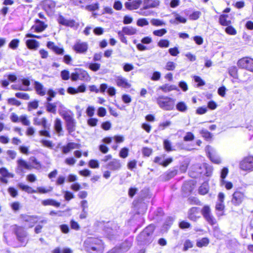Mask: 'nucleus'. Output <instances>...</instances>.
Returning a JSON list of instances; mask_svg holds the SVG:
<instances>
[{"mask_svg":"<svg viewBox=\"0 0 253 253\" xmlns=\"http://www.w3.org/2000/svg\"><path fill=\"white\" fill-rule=\"evenodd\" d=\"M60 115L63 117L66 122V128L69 134L75 131L76 129V122L74 119V115L72 112L67 111H60Z\"/></svg>","mask_w":253,"mask_h":253,"instance_id":"obj_1","label":"nucleus"},{"mask_svg":"<svg viewBox=\"0 0 253 253\" xmlns=\"http://www.w3.org/2000/svg\"><path fill=\"white\" fill-rule=\"evenodd\" d=\"M156 101L159 107L164 110L171 111L174 108V99L168 96L161 95L157 98Z\"/></svg>","mask_w":253,"mask_h":253,"instance_id":"obj_2","label":"nucleus"},{"mask_svg":"<svg viewBox=\"0 0 253 253\" xmlns=\"http://www.w3.org/2000/svg\"><path fill=\"white\" fill-rule=\"evenodd\" d=\"M205 150L208 157L213 163L217 165L221 163V160L220 157L213 148L208 145L206 146Z\"/></svg>","mask_w":253,"mask_h":253,"instance_id":"obj_3","label":"nucleus"},{"mask_svg":"<svg viewBox=\"0 0 253 253\" xmlns=\"http://www.w3.org/2000/svg\"><path fill=\"white\" fill-rule=\"evenodd\" d=\"M246 198L247 197L244 191L237 190L232 195L231 203L234 206H238L240 205Z\"/></svg>","mask_w":253,"mask_h":253,"instance_id":"obj_4","label":"nucleus"},{"mask_svg":"<svg viewBox=\"0 0 253 253\" xmlns=\"http://www.w3.org/2000/svg\"><path fill=\"white\" fill-rule=\"evenodd\" d=\"M237 65L239 67L245 69L253 72V59L249 57H244L238 60Z\"/></svg>","mask_w":253,"mask_h":253,"instance_id":"obj_5","label":"nucleus"},{"mask_svg":"<svg viewBox=\"0 0 253 253\" xmlns=\"http://www.w3.org/2000/svg\"><path fill=\"white\" fill-rule=\"evenodd\" d=\"M240 168L244 171L253 170V157L249 156L244 158L240 163Z\"/></svg>","mask_w":253,"mask_h":253,"instance_id":"obj_6","label":"nucleus"},{"mask_svg":"<svg viewBox=\"0 0 253 253\" xmlns=\"http://www.w3.org/2000/svg\"><path fill=\"white\" fill-rule=\"evenodd\" d=\"M88 48V45L86 42L78 40L73 46V49L77 53L85 54Z\"/></svg>","mask_w":253,"mask_h":253,"instance_id":"obj_7","label":"nucleus"},{"mask_svg":"<svg viewBox=\"0 0 253 253\" xmlns=\"http://www.w3.org/2000/svg\"><path fill=\"white\" fill-rule=\"evenodd\" d=\"M202 213L209 224L214 225L216 223V220L211 215L209 206H205L202 210Z\"/></svg>","mask_w":253,"mask_h":253,"instance_id":"obj_8","label":"nucleus"},{"mask_svg":"<svg viewBox=\"0 0 253 253\" xmlns=\"http://www.w3.org/2000/svg\"><path fill=\"white\" fill-rule=\"evenodd\" d=\"M197 172L203 175L207 176H210L213 170V168L211 166L206 163H203L199 166H198Z\"/></svg>","mask_w":253,"mask_h":253,"instance_id":"obj_9","label":"nucleus"},{"mask_svg":"<svg viewBox=\"0 0 253 253\" xmlns=\"http://www.w3.org/2000/svg\"><path fill=\"white\" fill-rule=\"evenodd\" d=\"M16 234L18 241L20 242V245L24 246L28 242L27 233L21 227H18L16 230Z\"/></svg>","mask_w":253,"mask_h":253,"instance_id":"obj_10","label":"nucleus"},{"mask_svg":"<svg viewBox=\"0 0 253 253\" xmlns=\"http://www.w3.org/2000/svg\"><path fill=\"white\" fill-rule=\"evenodd\" d=\"M57 21L60 24L63 26L70 27L71 28L77 26V24H76L75 20L73 19H66L61 15H59L57 18Z\"/></svg>","mask_w":253,"mask_h":253,"instance_id":"obj_11","label":"nucleus"},{"mask_svg":"<svg viewBox=\"0 0 253 253\" xmlns=\"http://www.w3.org/2000/svg\"><path fill=\"white\" fill-rule=\"evenodd\" d=\"M121 166L122 165L119 160L113 159L106 164L105 167L111 170H118L121 169Z\"/></svg>","mask_w":253,"mask_h":253,"instance_id":"obj_12","label":"nucleus"},{"mask_svg":"<svg viewBox=\"0 0 253 253\" xmlns=\"http://www.w3.org/2000/svg\"><path fill=\"white\" fill-rule=\"evenodd\" d=\"M116 83L119 87L129 88L131 86V84L129 83L128 80L122 76H118L115 79Z\"/></svg>","mask_w":253,"mask_h":253,"instance_id":"obj_13","label":"nucleus"},{"mask_svg":"<svg viewBox=\"0 0 253 253\" xmlns=\"http://www.w3.org/2000/svg\"><path fill=\"white\" fill-rule=\"evenodd\" d=\"M17 168L16 169V172L18 173H23L24 169H31V166L25 161L22 159L17 160Z\"/></svg>","mask_w":253,"mask_h":253,"instance_id":"obj_14","label":"nucleus"},{"mask_svg":"<svg viewBox=\"0 0 253 253\" xmlns=\"http://www.w3.org/2000/svg\"><path fill=\"white\" fill-rule=\"evenodd\" d=\"M22 218L26 225L30 227H33L39 220V218L36 216L23 215Z\"/></svg>","mask_w":253,"mask_h":253,"instance_id":"obj_15","label":"nucleus"},{"mask_svg":"<svg viewBox=\"0 0 253 253\" xmlns=\"http://www.w3.org/2000/svg\"><path fill=\"white\" fill-rule=\"evenodd\" d=\"M46 27L47 25L44 22L39 20H36L35 24L31 27V30L40 33L43 31Z\"/></svg>","mask_w":253,"mask_h":253,"instance_id":"obj_16","label":"nucleus"},{"mask_svg":"<svg viewBox=\"0 0 253 253\" xmlns=\"http://www.w3.org/2000/svg\"><path fill=\"white\" fill-rule=\"evenodd\" d=\"M80 144L74 142H69L66 145L62 147V152L64 154H67L72 150L79 149L80 148Z\"/></svg>","mask_w":253,"mask_h":253,"instance_id":"obj_17","label":"nucleus"},{"mask_svg":"<svg viewBox=\"0 0 253 253\" xmlns=\"http://www.w3.org/2000/svg\"><path fill=\"white\" fill-rule=\"evenodd\" d=\"M142 3L141 0H135L132 2H126L125 7L128 10H132L138 9Z\"/></svg>","mask_w":253,"mask_h":253,"instance_id":"obj_18","label":"nucleus"},{"mask_svg":"<svg viewBox=\"0 0 253 253\" xmlns=\"http://www.w3.org/2000/svg\"><path fill=\"white\" fill-rule=\"evenodd\" d=\"M46 45L48 48L51 49L57 54L62 55L64 53V50L63 48L56 46L54 43L52 42H48Z\"/></svg>","mask_w":253,"mask_h":253,"instance_id":"obj_19","label":"nucleus"},{"mask_svg":"<svg viewBox=\"0 0 253 253\" xmlns=\"http://www.w3.org/2000/svg\"><path fill=\"white\" fill-rule=\"evenodd\" d=\"M199 211L200 209L197 207H193L191 208L188 213V217L190 219L196 221L199 217Z\"/></svg>","mask_w":253,"mask_h":253,"instance_id":"obj_20","label":"nucleus"},{"mask_svg":"<svg viewBox=\"0 0 253 253\" xmlns=\"http://www.w3.org/2000/svg\"><path fill=\"white\" fill-rule=\"evenodd\" d=\"M86 87L84 84H83L79 86L77 88L73 87H69L67 89V92L70 94H75L79 92H85Z\"/></svg>","mask_w":253,"mask_h":253,"instance_id":"obj_21","label":"nucleus"},{"mask_svg":"<svg viewBox=\"0 0 253 253\" xmlns=\"http://www.w3.org/2000/svg\"><path fill=\"white\" fill-rule=\"evenodd\" d=\"M34 87L37 94L41 96H44L46 92V89L43 85L40 83L35 81L34 83Z\"/></svg>","mask_w":253,"mask_h":253,"instance_id":"obj_22","label":"nucleus"},{"mask_svg":"<svg viewBox=\"0 0 253 253\" xmlns=\"http://www.w3.org/2000/svg\"><path fill=\"white\" fill-rule=\"evenodd\" d=\"M26 44L28 48L36 50L39 46V42L35 40H28Z\"/></svg>","mask_w":253,"mask_h":253,"instance_id":"obj_23","label":"nucleus"},{"mask_svg":"<svg viewBox=\"0 0 253 253\" xmlns=\"http://www.w3.org/2000/svg\"><path fill=\"white\" fill-rule=\"evenodd\" d=\"M18 186L23 191H24L28 193H36L37 191L33 189L32 187L25 185L22 183H19L18 184Z\"/></svg>","mask_w":253,"mask_h":253,"instance_id":"obj_24","label":"nucleus"},{"mask_svg":"<svg viewBox=\"0 0 253 253\" xmlns=\"http://www.w3.org/2000/svg\"><path fill=\"white\" fill-rule=\"evenodd\" d=\"M122 31L124 34L129 36L134 35L136 33V29L130 26L124 27Z\"/></svg>","mask_w":253,"mask_h":253,"instance_id":"obj_25","label":"nucleus"},{"mask_svg":"<svg viewBox=\"0 0 253 253\" xmlns=\"http://www.w3.org/2000/svg\"><path fill=\"white\" fill-rule=\"evenodd\" d=\"M224 208L225 206L224 203L216 202L215 209L217 211V214L218 216H221L223 214Z\"/></svg>","mask_w":253,"mask_h":253,"instance_id":"obj_26","label":"nucleus"},{"mask_svg":"<svg viewBox=\"0 0 253 253\" xmlns=\"http://www.w3.org/2000/svg\"><path fill=\"white\" fill-rule=\"evenodd\" d=\"M177 110L181 112H185L188 110L187 104L183 101H180L176 105Z\"/></svg>","mask_w":253,"mask_h":253,"instance_id":"obj_27","label":"nucleus"},{"mask_svg":"<svg viewBox=\"0 0 253 253\" xmlns=\"http://www.w3.org/2000/svg\"><path fill=\"white\" fill-rule=\"evenodd\" d=\"M79 80L82 81H87L89 79L88 73L84 70H78Z\"/></svg>","mask_w":253,"mask_h":253,"instance_id":"obj_28","label":"nucleus"},{"mask_svg":"<svg viewBox=\"0 0 253 253\" xmlns=\"http://www.w3.org/2000/svg\"><path fill=\"white\" fill-rule=\"evenodd\" d=\"M219 23L223 26H228L231 24V21L228 19L227 15H221L219 17Z\"/></svg>","mask_w":253,"mask_h":253,"instance_id":"obj_29","label":"nucleus"},{"mask_svg":"<svg viewBox=\"0 0 253 253\" xmlns=\"http://www.w3.org/2000/svg\"><path fill=\"white\" fill-rule=\"evenodd\" d=\"M54 127L57 133L60 135L62 130V127L61 121L59 119H56L55 120Z\"/></svg>","mask_w":253,"mask_h":253,"instance_id":"obj_30","label":"nucleus"},{"mask_svg":"<svg viewBox=\"0 0 253 253\" xmlns=\"http://www.w3.org/2000/svg\"><path fill=\"white\" fill-rule=\"evenodd\" d=\"M154 230V226L153 225H150L144 230L140 235L141 236H145V235L149 236L153 233Z\"/></svg>","mask_w":253,"mask_h":253,"instance_id":"obj_31","label":"nucleus"},{"mask_svg":"<svg viewBox=\"0 0 253 253\" xmlns=\"http://www.w3.org/2000/svg\"><path fill=\"white\" fill-rule=\"evenodd\" d=\"M209 184L207 182H204L199 189V192L201 195H205L209 191Z\"/></svg>","mask_w":253,"mask_h":253,"instance_id":"obj_32","label":"nucleus"},{"mask_svg":"<svg viewBox=\"0 0 253 253\" xmlns=\"http://www.w3.org/2000/svg\"><path fill=\"white\" fill-rule=\"evenodd\" d=\"M91 0H70V2L77 6H80L82 7H84V4L89 3Z\"/></svg>","mask_w":253,"mask_h":253,"instance_id":"obj_33","label":"nucleus"},{"mask_svg":"<svg viewBox=\"0 0 253 253\" xmlns=\"http://www.w3.org/2000/svg\"><path fill=\"white\" fill-rule=\"evenodd\" d=\"M42 204L44 206L51 205L56 207L60 206V203L52 199H47L42 201Z\"/></svg>","mask_w":253,"mask_h":253,"instance_id":"obj_34","label":"nucleus"},{"mask_svg":"<svg viewBox=\"0 0 253 253\" xmlns=\"http://www.w3.org/2000/svg\"><path fill=\"white\" fill-rule=\"evenodd\" d=\"M160 88L165 92H169L173 90H177V87L174 85L166 84L160 87Z\"/></svg>","mask_w":253,"mask_h":253,"instance_id":"obj_35","label":"nucleus"},{"mask_svg":"<svg viewBox=\"0 0 253 253\" xmlns=\"http://www.w3.org/2000/svg\"><path fill=\"white\" fill-rule=\"evenodd\" d=\"M152 0H144L145 9H148L151 7H155L158 5V2H157L156 1L150 3V2Z\"/></svg>","mask_w":253,"mask_h":253,"instance_id":"obj_36","label":"nucleus"},{"mask_svg":"<svg viewBox=\"0 0 253 253\" xmlns=\"http://www.w3.org/2000/svg\"><path fill=\"white\" fill-rule=\"evenodd\" d=\"M238 70L235 66H232L228 69V73L229 75L235 79L238 78Z\"/></svg>","mask_w":253,"mask_h":253,"instance_id":"obj_37","label":"nucleus"},{"mask_svg":"<svg viewBox=\"0 0 253 253\" xmlns=\"http://www.w3.org/2000/svg\"><path fill=\"white\" fill-rule=\"evenodd\" d=\"M220 184L221 186H224L227 190H230L233 188V184L232 182L227 181L225 180L220 181Z\"/></svg>","mask_w":253,"mask_h":253,"instance_id":"obj_38","label":"nucleus"},{"mask_svg":"<svg viewBox=\"0 0 253 253\" xmlns=\"http://www.w3.org/2000/svg\"><path fill=\"white\" fill-rule=\"evenodd\" d=\"M0 174L1 176L7 177H13V174L9 172L8 170L4 168L0 169Z\"/></svg>","mask_w":253,"mask_h":253,"instance_id":"obj_39","label":"nucleus"},{"mask_svg":"<svg viewBox=\"0 0 253 253\" xmlns=\"http://www.w3.org/2000/svg\"><path fill=\"white\" fill-rule=\"evenodd\" d=\"M229 172L228 169L226 167H224L220 171V181L222 180H225Z\"/></svg>","mask_w":253,"mask_h":253,"instance_id":"obj_40","label":"nucleus"},{"mask_svg":"<svg viewBox=\"0 0 253 253\" xmlns=\"http://www.w3.org/2000/svg\"><path fill=\"white\" fill-rule=\"evenodd\" d=\"M169 42L168 40L162 39L158 42V45L161 48H167L169 46Z\"/></svg>","mask_w":253,"mask_h":253,"instance_id":"obj_41","label":"nucleus"},{"mask_svg":"<svg viewBox=\"0 0 253 253\" xmlns=\"http://www.w3.org/2000/svg\"><path fill=\"white\" fill-rule=\"evenodd\" d=\"M46 110L48 112L53 114L56 113V105L54 104L47 103L46 105Z\"/></svg>","mask_w":253,"mask_h":253,"instance_id":"obj_42","label":"nucleus"},{"mask_svg":"<svg viewBox=\"0 0 253 253\" xmlns=\"http://www.w3.org/2000/svg\"><path fill=\"white\" fill-rule=\"evenodd\" d=\"M209 241L208 238H204L197 242V245L199 247H202L207 246L209 244Z\"/></svg>","mask_w":253,"mask_h":253,"instance_id":"obj_43","label":"nucleus"},{"mask_svg":"<svg viewBox=\"0 0 253 253\" xmlns=\"http://www.w3.org/2000/svg\"><path fill=\"white\" fill-rule=\"evenodd\" d=\"M167 32V31L165 29H161L160 30H155L153 32V34L154 36L158 37H162Z\"/></svg>","mask_w":253,"mask_h":253,"instance_id":"obj_44","label":"nucleus"},{"mask_svg":"<svg viewBox=\"0 0 253 253\" xmlns=\"http://www.w3.org/2000/svg\"><path fill=\"white\" fill-rule=\"evenodd\" d=\"M151 23L153 25L156 26H162L165 25V23L163 21L157 19H152L151 20Z\"/></svg>","mask_w":253,"mask_h":253,"instance_id":"obj_45","label":"nucleus"},{"mask_svg":"<svg viewBox=\"0 0 253 253\" xmlns=\"http://www.w3.org/2000/svg\"><path fill=\"white\" fill-rule=\"evenodd\" d=\"M174 17L175 21H177L176 24L179 23H185L186 22V19L178 13H175L174 14Z\"/></svg>","mask_w":253,"mask_h":253,"instance_id":"obj_46","label":"nucleus"},{"mask_svg":"<svg viewBox=\"0 0 253 253\" xmlns=\"http://www.w3.org/2000/svg\"><path fill=\"white\" fill-rule=\"evenodd\" d=\"M41 143H42L44 146L50 149H52L54 146V144L52 141L49 140L42 139L41 140Z\"/></svg>","mask_w":253,"mask_h":253,"instance_id":"obj_47","label":"nucleus"},{"mask_svg":"<svg viewBox=\"0 0 253 253\" xmlns=\"http://www.w3.org/2000/svg\"><path fill=\"white\" fill-rule=\"evenodd\" d=\"M176 63L172 61H168L166 65L165 68L168 71H173L176 67Z\"/></svg>","mask_w":253,"mask_h":253,"instance_id":"obj_48","label":"nucleus"},{"mask_svg":"<svg viewBox=\"0 0 253 253\" xmlns=\"http://www.w3.org/2000/svg\"><path fill=\"white\" fill-rule=\"evenodd\" d=\"M98 8L99 4L98 3H95L92 4L86 5L85 7L86 10L90 11H93L97 10Z\"/></svg>","mask_w":253,"mask_h":253,"instance_id":"obj_49","label":"nucleus"},{"mask_svg":"<svg viewBox=\"0 0 253 253\" xmlns=\"http://www.w3.org/2000/svg\"><path fill=\"white\" fill-rule=\"evenodd\" d=\"M194 135L191 132H187L186 133L183 137V140L185 141H191L194 140Z\"/></svg>","mask_w":253,"mask_h":253,"instance_id":"obj_50","label":"nucleus"},{"mask_svg":"<svg viewBox=\"0 0 253 253\" xmlns=\"http://www.w3.org/2000/svg\"><path fill=\"white\" fill-rule=\"evenodd\" d=\"M19 43V41L18 40H12L9 43V47L12 49H15L18 46Z\"/></svg>","mask_w":253,"mask_h":253,"instance_id":"obj_51","label":"nucleus"},{"mask_svg":"<svg viewBox=\"0 0 253 253\" xmlns=\"http://www.w3.org/2000/svg\"><path fill=\"white\" fill-rule=\"evenodd\" d=\"M136 24L138 26L143 27L144 26L148 25L149 24V22L145 18H140L137 20Z\"/></svg>","mask_w":253,"mask_h":253,"instance_id":"obj_52","label":"nucleus"},{"mask_svg":"<svg viewBox=\"0 0 253 253\" xmlns=\"http://www.w3.org/2000/svg\"><path fill=\"white\" fill-rule=\"evenodd\" d=\"M225 32L230 35H235L237 33L236 30L233 27L229 25L225 28Z\"/></svg>","mask_w":253,"mask_h":253,"instance_id":"obj_53","label":"nucleus"},{"mask_svg":"<svg viewBox=\"0 0 253 253\" xmlns=\"http://www.w3.org/2000/svg\"><path fill=\"white\" fill-rule=\"evenodd\" d=\"M88 165L92 169H96L99 168V163L97 160H91L88 163Z\"/></svg>","mask_w":253,"mask_h":253,"instance_id":"obj_54","label":"nucleus"},{"mask_svg":"<svg viewBox=\"0 0 253 253\" xmlns=\"http://www.w3.org/2000/svg\"><path fill=\"white\" fill-rule=\"evenodd\" d=\"M200 134L206 139H209L211 137V134L207 130L203 129L200 131Z\"/></svg>","mask_w":253,"mask_h":253,"instance_id":"obj_55","label":"nucleus"},{"mask_svg":"<svg viewBox=\"0 0 253 253\" xmlns=\"http://www.w3.org/2000/svg\"><path fill=\"white\" fill-rule=\"evenodd\" d=\"M61 77L63 80H68L70 78V73L68 71L64 70L61 72Z\"/></svg>","mask_w":253,"mask_h":253,"instance_id":"obj_56","label":"nucleus"},{"mask_svg":"<svg viewBox=\"0 0 253 253\" xmlns=\"http://www.w3.org/2000/svg\"><path fill=\"white\" fill-rule=\"evenodd\" d=\"M15 96L19 98L23 99L25 100L29 99V96L27 93L23 92H17L16 93Z\"/></svg>","mask_w":253,"mask_h":253,"instance_id":"obj_57","label":"nucleus"},{"mask_svg":"<svg viewBox=\"0 0 253 253\" xmlns=\"http://www.w3.org/2000/svg\"><path fill=\"white\" fill-rule=\"evenodd\" d=\"M11 87L14 90L26 91V86H24L20 84H12Z\"/></svg>","mask_w":253,"mask_h":253,"instance_id":"obj_58","label":"nucleus"},{"mask_svg":"<svg viewBox=\"0 0 253 253\" xmlns=\"http://www.w3.org/2000/svg\"><path fill=\"white\" fill-rule=\"evenodd\" d=\"M100 67V64L99 63H90L89 65V68L94 72L98 71Z\"/></svg>","mask_w":253,"mask_h":253,"instance_id":"obj_59","label":"nucleus"},{"mask_svg":"<svg viewBox=\"0 0 253 253\" xmlns=\"http://www.w3.org/2000/svg\"><path fill=\"white\" fill-rule=\"evenodd\" d=\"M94 112L95 108L93 106H88L86 110V114L89 117H91L94 115Z\"/></svg>","mask_w":253,"mask_h":253,"instance_id":"obj_60","label":"nucleus"},{"mask_svg":"<svg viewBox=\"0 0 253 253\" xmlns=\"http://www.w3.org/2000/svg\"><path fill=\"white\" fill-rule=\"evenodd\" d=\"M169 52L171 56H176L179 53V51L177 47H174L169 48Z\"/></svg>","mask_w":253,"mask_h":253,"instance_id":"obj_61","label":"nucleus"},{"mask_svg":"<svg viewBox=\"0 0 253 253\" xmlns=\"http://www.w3.org/2000/svg\"><path fill=\"white\" fill-rule=\"evenodd\" d=\"M128 152V150L127 148H123L121 150V151L120 152L119 156L120 157H121L122 158H125L127 156Z\"/></svg>","mask_w":253,"mask_h":253,"instance_id":"obj_62","label":"nucleus"},{"mask_svg":"<svg viewBox=\"0 0 253 253\" xmlns=\"http://www.w3.org/2000/svg\"><path fill=\"white\" fill-rule=\"evenodd\" d=\"M19 121L25 126H29L30 124V121L25 115L20 116L19 117Z\"/></svg>","mask_w":253,"mask_h":253,"instance_id":"obj_63","label":"nucleus"},{"mask_svg":"<svg viewBox=\"0 0 253 253\" xmlns=\"http://www.w3.org/2000/svg\"><path fill=\"white\" fill-rule=\"evenodd\" d=\"M193 246V244L189 240H186L184 244V251H187L189 249L191 248Z\"/></svg>","mask_w":253,"mask_h":253,"instance_id":"obj_64","label":"nucleus"}]
</instances>
